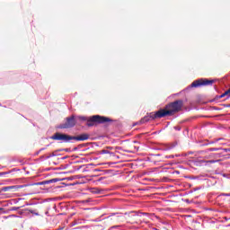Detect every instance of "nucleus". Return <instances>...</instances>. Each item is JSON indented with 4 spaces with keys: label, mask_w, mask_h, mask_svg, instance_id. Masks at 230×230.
<instances>
[{
    "label": "nucleus",
    "mask_w": 230,
    "mask_h": 230,
    "mask_svg": "<svg viewBox=\"0 0 230 230\" xmlns=\"http://www.w3.org/2000/svg\"><path fill=\"white\" fill-rule=\"evenodd\" d=\"M228 227H230V224L228 225Z\"/></svg>",
    "instance_id": "nucleus-42"
},
{
    "label": "nucleus",
    "mask_w": 230,
    "mask_h": 230,
    "mask_svg": "<svg viewBox=\"0 0 230 230\" xmlns=\"http://www.w3.org/2000/svg\"><path fill=\"white\" fill-rule=\"evenodd\" d=\"M158 155V156H159V155H159V154H158V155Z\"/></svg>",
    "instance_id": "nucleus-41"
},
{
    "label": "nucleus",
    "mask_w": 230,
    "mask_h": 230,
    "mask_svg": "<svg viewBox=\"0 0 230 230\" xmlns=\"http://www.w3.org/2000/svg\"><path fill=\"white\" fill-rule=\"evenodd\" d=\"M191 154V152L189 153V155Z\"/></svg>",
    "instance_id": "nucleus-44"
},
{
    "label": "nucleus",
    "mask_w": 230,
    "mask_h": 230,
    "mask_svg": "<svg viewBox=\"0 0 230 230\" xmlns=\"http://www.w3.org/2000/svg\"><path fill=\"white\" fill-rule=\"evenodd\" d=\"M101 155H103L104 154H110L111 155H114L113 152L109 151V149H102L100 151Z\"/></svg>",
    "instance_id": "nucleus-14"
},
{
    "label": "nucleus",
    "mask_w": 230,
    "mask_h": 230,
    "mask_svg": "<svg viewBox=\"0 0 230 230\" xmlns=\"http://www.w3.org/2000/svg\"><path fill=\"white\" fill-rule=\"evenodd\" d=\"M19 188H24V185H13V186H5L3 187L2 189H0V193H3V191L6 192V191H10V190H17Z\"/></svg>",
    "instance_id": "nucleus-8"
},
{
    "label": "nucleus",
    "mask_w": 230,
    "mask_h": 230,
    "mask_svg": "<svg viewBox=\"0 0 230 230\" xmlns=\"http://www.w3.org/2000/svg\"><path fill=\"white\" fill-rule=\"evenodd\" d=\"M192 179H195V177H193Z\"/></svg>",
    "instance_id": "nucleus-45"
},
{
    "label": "nucleus",
    "mask_w": 230,
    "mask_h": 230,
    "mask_svg": "<svg viewBox=\"0 0 230 230\" xmlns=\"http://www.w3.org/2000/svg\"><path fill=\"white\" fill-rule=\"evenodd\" d=\"M182 107H184V102L182 100H176L165 105L164 108L147 113L141 119L140 123H148V121L161 119V118H166V116H173L176 112H181Z\"/></svg>",
    "instance_id": "nucleus-2"
},
{
    "label": "nucleus",
    "mask_w": 230,
    "mask_h": 230,
    "mask_svg": "<svg viewBox=\"0 0 230 230\" xmlns=\"http://www.w3.org/2000/svg\"><path fill=\"white\" fill-rule=\"evenodd\" d=\"M176 146H177V142H174V143L164 145L162 149L164 151L173 150V148H175Z\"/></svg>",
    "instance_id": "nucleus-9"
},
{
    "label": "nucleus",
    "mask_w": 230,
    "mask_h": 230,
    "mask_svg": "<svg viewBox=\"0 0 230 230\" xmlns=\"http://www.w3.org/2000/svg\"><path fill=\"white\" fill-rule=\"evenodd\" d=\"M3 213V208H0V215Z\"/></svg>",
    "instance_id": "nucleus-37"
},
{
    "label": "nucleus",
    "mask_w": 230,
    "mask_h": 230,
    "mask_svg": "<svg viewBox=\"0 0 230 230\" xmlns=\"http://www.w3.org/2000/svg\"><path fill=\"white\" fill-rule=\"evenodd\" d=\"M125 215H128V217H148L150 214L146 212H139V211H130L128 213H125Z\"/></svg>",
    "instance_id": "nucleus-6"
},
{
    "label": "nucleus",
    "mask_w": 230,
    "mask_h": 230,
    "mask_svg": "<svg viewBox=\"0 0 230 230\" xmlns=\"http://www.w3.org/2000/svg\"><path fill=\"white\" fill-rule=\"evenodd\" d=\"M118 227H119V226H113L114 229H116V228H118Z\"/></svg>",
    "instance_id": "nucleus-38"
},
{
    "label": "nucleus",
    "mask_w": 230,
    "mask_h": 230,
    "mask_svg": "<svg viewBox=\"0 0 230 230\" xmlns=\"http://www.w3.org/2000/svg\"><path fill=\"white\" fill-rule=\"evenodd\" d=\"M214 142H209L208 144H204L203 146H206L208 145H213Z\"/></svg>",
    "instance_id": "nucleus-33"
},
{
    "label": "nucleus",
    "mask_w": 230,
    "mask_h": 230,
    "mask_svg": "<svg viewBox=\"0 0 230 230\" xmlns=\"http://www.w3.org/2000/svg\"><path fill=\"white\" fill-rule=\"evenodd\" d=\"M181 126H175L174 127V130L181 131Z\"/></svg>",
    "instance_id": "nucleus-25"
},
{
    "label": "nucleus",
    "mask_w": 230,
    "mask_h": 230,
    "mask_svg": "<svg viewBox=\"0 0 230 230\" xmlns=\"http://www.w3.org/2000/svg\"><path fill=\"white\" fill-rule=\"evenodd\" d=\"M55 152H57V154H58V152H64V148H62V149H58V150H56Z\"/></svg>",
    "instance_id": "nucleus-27"
},
{
    "label": "nucleus",
    "mask_w": 230,
    "mask_h": 230,
    "mask_svg": "<svg viewBox=\"0 0 230 230\" xmlns=\"http://www.w3.org/2000/svg\"><path fill=\"white\" fill-rule=\"evenodd\" d=\"M79 149V147L77 146V147H74L73 149H72V152H76V150H78Z\"/></svg>",
    "instance_id": "nucleus-29"
},
{
    "label": "nucleus",
    "mask_w": 230,
    "mask_h": 230,
    "mask_svg": "<svg viewBox=\"0 0 230 230\" xmlns=\"http://www.w3.org/2000/svg\"><path fill=\"white\" fill-rule=\"evenodd\" d=\"M107 148H112V147H107Z\"/></svg>",
    "instance_id": "nucleus-43"
},
{
    "label": "nucleus",
    "mask_w": 230,
    "mask_h": 230,
    "mask_svg": "<svg viewBox=\"0 0 230 230\" xmlns=\"http://www.w3.org/2000/svg\"><path fill=\"white\" fill-rule=\"evenodd\" d=\"M227 152H230V147L229 148H222L220 150V153H222V157H224L225 154H227Z\"/></svg>",
    "instance_id": "nucleus-16"
},
{
    "label": "nucleus",
    "mask_w": 230,
    "mask_h": 230,
    "mask_svg": "<svg viewBox=\"0 0 230 230\" xmlns=\"http://www.w3.org/2000/svg\"><path fill=\"white\" fill-rule=\"evenodd\" d=\"M68 156H64L61 159L64 161L65 159H67Z\"/></svg>",
    "instance_id": "nucleus-35"
},
{
    "label": "nucleus",
    "mask_w": 230,
    "mask_h": 230,
    "mask_svg": "<svg viewBox=\"0 0 230 230\" xmlns=\"http://www.w3.org/2000/svg\"><path fill=\"white\" fill-rule=\"evenodd\" d=\"M222 147H210L206 149V152H220Z\"/></svg>",
    "instance_id": "nucleus-12"
},
{
    "label": "nucleus",
    "mask_w": 230,
    "mask_h": 230,
    "mask_svg": "<svg viewBox=\"0 0 230 230\" xmlns=\"http://www.w3.org/2000/svg\"><path fill=\"white\" fill-rule=\"evenodd\" d=\"M73 181V178H65V181Z\"/></svg>",
    "instance_id": "nucleus-34"
},
{
    "label": "nucleus",
    "mask_w": 230,
    "mask_h": 230,
    "mask_svg": "<svg viewBox=\"0 0 230 230\" xmlns=\"http://www.w3.org/2000/svg\"><path fill=\"white\" fill-rule=\"evenodd\" d=\"M12 172L13 171L0 172V177H3L4 175H8V174L12 173Z\"/></svg>",
    "instance_id": "nucleus-18"
},
{
    "label": "nucleus",
    "mask_w": 230,
    "mask_h": 230,
    "mask_svg": "<svg viewBox=\"0 0 230 230\" xmlns=\"http://www.w3.org/2000/svg\"><path fill=\"white\" fill-rule=\"evenodd\" d=\"M46 150V147L40 148L39 151L35 153V155H39L42 151Z\"/></svg>",
    "instance_id": "nucleus-22"
},
{
    "label": "nucleus",
    "mask_w": 230,
    "mask_h": 230,
    "mask_svg": "<svg viewBox=\"0 0 230 230\" xmlns=\"http://www.w3.org/2000/svg\"><path fill=\"white\" fill-rule=\"evenodd\" d=\"M49 139L62 141L63 143H75V141H87V139H89V134L83 133L78 136H71L66 133L56 132Z\"/></svg>",
    "instance_id": "nucleus-3"
},
{
    "label": "nucleus",
    "mask_w": 230,
    "mask_h": 230,
    "mask_svg": "<svg viewBox=\"0 0 230 230\" xmlns=\"http://www.w3.org/2000/svg\"><path fill=\"white\" fill-rule=\"evenodd\" d=\"M220 160H195L193 161L194 166H209V164H215V163H219Z\"/></svg>",
    "instance_id": "nucleus-5"
},
{
    "label": "nucleus",
    "mask_w": 230,
    "mask_h": 230,
    "mask_svg": "<svg viewBox=\"0 0 230 230\" xmlns=\"http://www.w3.org/2000/svg\"><path fill=\"white\" fill-rule=\"evenodd\" d=\"M174 157H175V155H165L164 159H173Z\"/></svg>",
    "instance_id": "nucleus-23"
},
{
    "label": "nucleus",
    "mask_w": 230,
    "mask_h": 230,
    "mask_svg": "<svg viewBox=\"0 0 230 230\" xmlns=\"http://www.w3.org/2000/svg\"><path fill=\"white\" fill-rule=\"evenodd\" d=\"M63 152H72L71 148H63Z\"/></svg>",
    "instance_id": "nucleus-26"
},
{
    "label": "nucleus",
    "mask_w": 230,
    "mask_h": 230,
    "mask_svg": "<svg viewBox=\"0 0 230 230\" xmlns=\"http://www.w3.org/2000/svg\"><path fill=\"white\" fill-rule=\"evenodd\" d=\"M62 185L60 186H57L56 188H58V190H60V188H66V186H67V184H66L65 182H61Z\"/></svg>",
    "instance_id": "nucleus-21"
},
{
    "label": "nucleus",
    "mask_w": 230,
    "mask_h": 230,
    "mask_svg": "<svg viewBox=\"0 0 230 230\" xmlns=\"http://www.w3.org/2000/svg\"><path fill=\"white\" fill-rule=\"evenodd\" d=\"M188 155V154H185V155Z\"/></svg>",
    "instance_id": "nucleus-40"
},
{
    "label": "nucleus",
    "mask_w": 230,
    "mask_h": 230,
    "mask_svg": "<svg viewBox=\"0 0 230 230\" xmlns=\"http://www.w3.org/2000/svg\"><path fill=\"white\" fill-rule=\"evenodd\" d=\"M83 146H84V144H80V145H78V148H83Z\"/></svg>",
    "instance_id": "nucleus-31"
},
{
    "label": "nucleus",
    "mask_w": 230,
    "mask_h": 230,
    "mask_svg": "<svg viewBox=\"0 0 230 230\" xmlns=\"http://www.w3.org/2000/svg\"><path fill=\"white\" fill-rule=\"evenodd\" d=\"M77 119H79V121H87V127H94V125H103L105 123H112V121H114L112 119L102 115H93L89 118L81 115H71L70 117L66 118L65 123L58 125L56 128H73L76 126Z\"/></svg>",
    "instance_id": "nucleus-1"
},
{
    "label": "nucleus",
    "mask_w": 230,
    "mask_h": 230,
    "mask_svg": "<svg viewBox=\"0 0 230 230\" xmlns=\"http://www.w3.org/2000/svg\"><path fill=\"white\" fill-rule=\"evenodd\" d=\"M31 186H42V181L31 183Z\"/></svg>",
    "instance_id": "nucleus-20"
},
{
    "label": "nucleus",
    "mask_w": 230,
    "mask_h": 230,
    "mask_svg": "<svg viewBox=\"0 0 230 230\" xmlns=\"http://www.w3.org/2000/svg\"><path fill=\"white\" fill-rule=\"evenodd\" d=\"M42 186H44L45 184H49V180H46L41 181Z\"/></svg>",
    "instance_id": "nucleus-24"
},
{
    "label": "nucleus",
    "mask_w": 230,
    "mask_h": 230,
    "mask_svg": "<svg viewBox=\"0 0 230 230\" xmlns=\"http://www.w3.org/2000/svg\"><path fill=\"white\" fill-rule=\"evenodd\" d=\"M226 100H229L230 98V89L226 90L225 93H223L220 95H216L214 98V102H218V100H222V98H226Z\"/></svg>",
    "instance_id": "nucleus-7"
},
{
    "label": "nucleus",
    "mask_w": 230,
    "mask_h": 230,
    "mask_svg": "<svg viewBox=\"0 0 230 230\" xmlns=\"http://www.w3.org/2000/svg\"><path fill=\"white\" fill-rule=\"evenodd\" d=\"M62 181H66V178H62V179H60V178H53V179L49 180V184H53L55 182H60Z\"/></svg>",
    "instance_id": "nucleus-11"
},
{
    "label": "nucleus",
    "mask_w": 230,
    "mask_h": 230,
    "mask_svg": "<svg viewBox=\"0 0 230 230\" xmlns=\"http://www.w3.org/2000/svg\"><path fill=\"white\" fill-rule=\"evenodd\" d=\"M10 217H13V218H19V216H15V215H11L9 216Z\"/></svg>",
    "instance_id": "nucleus-28"
},
{
    "label": "nucleus",
    "mask_w": 230,
    "mask_h": 230,
    "mask_svg": "<svg viewBox=\"0 0 230 230\" xmlns=\"http://www.w3.org/2000/svg\"><path fill=\"white\" fill-rule=\"evenodd\" d=\"M215 84V80L200 78L197 79L192 84L187 87V89H193V87H204L206 85H213Z\"/></svg>",
    "instance_id": "nucleus-4"
},
{
    "label": "nucleus",
    "mask_w": 230,
    "mask_h": 230,
    "mask_svg": "<svg viewBox=\"0 0 230 230\" xmlns=\"http://www.w3.org/2000/svg\"><path fill=\"white\" fill-rule=\"evenodd\" d=\"M57 155H58V154H57V152H53L52 154H50L49 155H48V156H46V158L45 159H51V157H57Z\"/></svg>",
    "instance_id": "nucleus-17"
},
{
    "label": "nucleus",
    "mask_w": 230,
    "mask_h": 230,
    "mask_svg": "<svg viewBox=\"0 0 230 230\" xmlns=\"http://www.w3.org/2000/svg\"><path fill=\"white\" fill-rule=\"evenodd\" d=\"M210 157H214L215 159H218V158L222 157V153H220V151L217 152V153H212V154H210Z\"/></svg>",
    "instance_id": "nucleus-13"
},
{
    "label": "nucleus",
    "mask_w": 230,
    "mask_h": 230,
    "mask_svg": "<svg viewBox=\"0 0 230 230\" xmlns=\"http://www.w3.org/2000/svg\"><path fill=\"white\" fill-rule=\"evenodd\" d=\"M40 159L41 161H44V159H46V156H45V155H41V156L40 157Z\"/></svg>",
    "instance_id": "nucleus-30"
},
{
    "label": "nucleus",
    "mask_w": 230,
    "mask_h": 230,
    "mask_svg": "<svg viewBox=\"0 0 230 230\" xmlns=\"http://www.w3.org/2000/svg\"><path fill=\"white\" fill-rule=\"evenodd\" d=\"M111 217H113L112 218L113 220H119V218H123V214H121V213H111L108 217L111 218Z\"/></svg>",
    "instance_id": "nucleus-10"
},
{
    "label": "nucleus",
    "mask_w": 230,
    "mask_h": 230,
    "mask_svg": "<svg viewBox=\"0 0 230 230\" xmlns=\"http://www.w3.org/2000/svg\"><path fill=\"white\" fill-rule=\"evenodd\" d=\"M27 211H29V213H31V215H35V217H40V214H39V212H37L36 210H33L31 208H27Z\"/></svg>",
    "instance_id": "nucleus-15"
},
{
    "label": "nucleus",
    "mask_w": 230,
    "mask_h": 230,
    "mask_svg": "<svg viewBox=\"0 0 230 230\" xmlns=\"http://www.w3.org/2000/svg\"><path fill=\"white\" fill-rule=\"evenodd\" d=\"M21 209V207H12L10 211H19Z\"/></svg>",
    "instance_id": "nucleus-19"
},
{
    "label": "nucleus",
    "mask_w": 230,
    "mask_h": 230,
    "mask_svg": "<svg viewBox=\"0 0 230 230\" xmlns=\"http://www.w3.org/2000/svg\"><path fill=\"white\" fill-rule=\"evenodd\" d=\"M174 157H181V155H175Z\"/></svg>",
    "instance_id": "nucleus-36"
},
{
    "label": "nucleus",
    "mask_w": 230,
    "mask_h": 230,
    "mask_svg": "<svg viewBox=\"0 0 230 230\" xmlns=\"http://www.w3.org/2000/svg\"><path fill=\"white\" fill-rule=\"evenodd\" d=\"M223 177H226V174H223Z\"/></svg>",
    "instance_id": "nucleus-39"
},
{
    "label": "nucleus",
    "mask_w": 230,
    "mask_h": 230,
    "mask_svg": "<svg viewBox=\"0 0 230 230\" xmlns=\"http://www.w3.org/2000/svg\"><path fill=\"white\" fill-rule=\"evenodd\" d=\"M223 196H224V197H230V194L223 193Z\"/></svg>",
    "instance_id": "nucleus-32"
}]
</instances>
